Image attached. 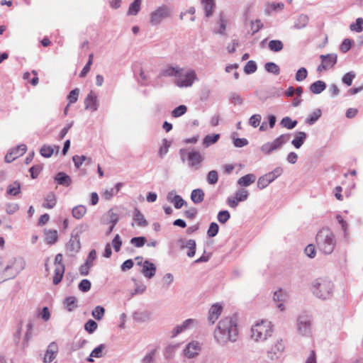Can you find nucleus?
<instances>
[{
    "label": "nucleus",
    "instance_id": "f257e3e1",
    "mask_svg": "<svg viewBox=\"0 0 363 363\" xmlns=\"http://www.w3.org/2000/svg\"><path fill=\"white\" fill-rule=\"evenodd\" d=\"M213 335L216 342L220 345L235 342L238 336L236 320L232 317L221 319L214 330Z\"/></svg>",
    "mask_w": 363,
    "mask_h": 363
},
{
    "label": "nucleus",
    "instance_id": "f03ea898",
    "mask_svg": "<svg viewBox=\"0 0 363 363\" xmlns=\"http://www.w3.org/2000/svg\"><path fill=\"white\" fill-rule=\"evenodd\" d=\"M316 243L319 250L325 255H330L335 247L334 234L328 228H323L316 235Z\"/></svg>",
    "mask_w": 363,
    "mask_h": 363
},
{
    "label": "nucleus",
    "instance_id": "7ed1b4c3",
    "mask_svg": "<svg viewBox=\"0 0 363 363\" xmlns=\"http://www.w3.org/2000/svg\"><path fill=\"white\" fill-rule=\"evenodd\" d=\"M334 284L328 278L320 277L313 281L312 292L318 298L328 299L332 296Z\"/></svg>",
    "mask_w": 363,
    "mask_h": 363
},
{
    "label": "nucleus",
    "instance_id": "20e7f679",
    "mask_svg": "<svg viewBox=\"0 0 363 363\" xmlns=\"http://www.w3.org/2000/svg\"><path fill=\"white\" fill-rule=\"evenodd\" d=\"M179 156L181 160L184 162L188 161V166L194 169H199L201 163L203 162L205 157L199 151L189 150L187 148H182L179 150Z\"/></svg>",
    "mask_w": 363,
    "mask_h": 363
},
{
    "label": "nucleus",
    "instance_id": "39448f33",
    "mask_svg": "<svg viewBox=\"0 0 363 363\" xmlns=\"http://www.w3.org/2000/svg\"><path fill=\"white\" fill-rule=\"evenodd\" d=\"M272 325L268 320H262L256 323L251 329L252 338L255 341H264L272 333Z\"/></svg>",
    "mask_w": 363,
    "mask_h": 363
},
{
    "label": "nucleus",
    "instance_id": "423d86ee",
    "mask_svg": "<svg viewBox=\"0 0 363 363\" xmlns=\"http://www.w3.org/2000/svg\"><path fill=\"white\" fill-rule=\"evenodd\" d=\"M171 9L167 5H162L157 7L150 15V23L152 26L159 25L163 20L171 16Z\"/></svg>",
    "mask_w": 363,
    "mask_h": 363
},
{
    "label": "nucleus",
    "instance_id": "0eeeda50",
    "mask_svg": "<svg viewBox=\"0 0 363 363\" xmlns=\"http://www.w3.org/2000/svg\"><path fill=\"white\" fill-rule=\"evenodd\" d=\"M311 317L307 314H301L297 318V330L299 334L308 336L311 333Z\"/></svg>",
    "mask_w": 363,
    "mask_h": 363
},
{
    "label": "nucleus",
    "instance_id": "6e6552de",
    "mask_svg": "<svg viewBox=\"0 0 363 363\" xmlns=\"http://www.w3.org/2000/svg\"><path fill=\"white\" fill-rule=\"evenodd\" d=\"M197 79L196 74L194 70H189L185 74L182 73V77L175 79V84L179 87L191 86L194 81Z\"/></svg>",
    "mask_w": 363,
    "mask_h": 363
},
{
    "label": "nucleus",
    "instance_id": "1a4fd4ad",
    "mask_svg": "<svg viewBox=\"0 0 363 363\" xmlns=\"http://www.w3.org/2000/svg\"><path fill=\"white\" fill-rule=\"evenodd\" d=\"M67 255L69 257H74L81 249L80 239L71 235V238L65 246Z\"/></svg>",
    "mask_w": 363,
    "mask_h": 363
},
{
    "label": "nucleus",
    "instance_id": "9d476101",
    "mask_svg": "<svg viewBox=\"0 0 363 363\" xmlns=\"http://www.w3.org/2000/svg\"><path fill=\"white\" fill-rule=\"evenodd\" d=\"M138 264H142L141 272L146 278L151 279L155 275L157 267L154 263L149 260H145L143 264L142 262H138Z\"/></svg>",
    "mask_w": 363,
    "mask_h": 363
},
{
    "label": "nucleus",
    "instance_id": "9b49d317",
    "mask_svg": "<svg viewBox=\"0 0 363 363\" xmlns=\"http://www.w3.org/2000/svg\"><path fill=\"white\" fill-rule=\"evenodd\" d=\"M196 323H197V320L193 318H189L184 320L181 325H178L174 327L172 331V337H174L177 336L181 333L193 327Z\"/></svg>",
    "mask_w": 363,
    "mask_h": 363
},
{
    "label": "nucleus",
    "instance_id": "f8f14e48",
    "mask_svg": "<svg viewBox=\"0 0 363 363\" xmlns=\"http://www.w3.org/2000/svg\"><path fill=\"white\" fill-rule=\"evenodd\" d=\"M284 350V345L282 340H278L274 345L267 352L268 357L272 359H277L282 354Z\"/></svg>",
    "mask_w": 363,
    "mask_h": 363
},
{
    "label": "nucleus",
    "instance_id": "ddd939ff",
    "mask_svg": "<svg viewBox=\"0 0 363 363\" xmlns=\"http://www.w3.org/2000/svg\"><path fill=\"white\" fill-rule=\"evenodd\" d=\"M180 243L181 249L188 248L189 250L186 253L187 256L189 257H193L196 253V241L193 239L186 240V239H180L179 240Z\"/></svg>",
    "mask_w": 363,
    "mask_h": 363
},
{
    "label": "nucleus",
    "instance_id": "4468645a",
    "mask_svg": "<svg viewBox=\"0 0 363 363\" xmlns=\"http://www.w3.org/2000/svg\"><path fill=\"white\" fill-rule=\"evenodd\" d=\"M223 311V307L218 303L213 304L209 311L208 320L211 324H214L220 315Z\"/></svg>",
    "mask_w": 363,
    "mask_h": 363
},
{
    "label": "nucleus",
    "instance_id": "2eb2a0df",
    "mask_svg": "<svg viewBox=\"0 0 363 363\" xmlns=\"http://www.w3.org/2000/svg\"><path fill=\"white\" fill-rule=\"evenodd\" d=\"M200 349L199 342H191L186 346L184 350V354L188 358H194L199 354Z\"/></svg>",
    "mask_w": 363,
    "mask_h": 363
},
{
    "label": "nucleus",
    "instance_id": "dca6fc26",
    "mask_svg": "<svg viewBox=\"0 0 363 363\" xmlns=\"http://www.w3.org/2000/svg\"><path fill=\"white\" fill-rule=\"evenodd\" d=\"M58 352L57 345L55 342H52L48 347L43 361L45 363L51 362L55 357Z\"/></svg>",
    "mask_w": 363,
    "mask_h": 363
},
{
    "label": "nucleus",
    "instance_id": "f3484780",
    "mask_svg": "<svg viewBox=\"0 0 363 363\" xmlns=\"http://www.w3.org/2000/svg\"><path fill=\"white\" fill-rule=\"evenodd\" d=\"M85 109L96 111L98 109L99 104L97 96L93 95L91 91L84 99Z\"/></svg>",
    "mask_w": 363,
    "mask_h": 363
},
{
    "label": "nucleus",
    "instance_id": "a211bd4d",
    "mask_svg": "<svg viewBox=\"0 0 363 363\" xmlns=\"http://www.w3.org/2000/svg\"><path fill=\"white\" fill-rule=\"evenodd\" d=\"M183 72L184 69L182 68L169 66L162 70V74L166 77H175L176 79H177L178 77H182Z\"/></svg>",
    "mask_w": 363,
    "mask_h": 363
},
{
    "label": "nucleus",
    "instance_id": "6ab92c4d",
    "mask_svg": "<svg viewBox=\"0 0 363 363\" xmlns=\"http://www.w3.org/2000/svg\"><path fill=\"white\" fill-rule=\"evenodd\" d=\"M55 181L60 185L69 186L72 184L71 177L63 172H58L55 177Z\"/></svg>",
    "mask_w": 363,
    "mask_h": 363
},
{
    "label": "nucleus",
    "instance_id": "aec40b11",
    "mask_svg": "<svg viewBox=\"0 0 363 363\" xmlns=\"http://www.w3.org/2000/svg\"><path fill=\"white\" fill-rule=\"evenodd\" d=\"M320 57L328 69L333 67L337 60V56L335 53L321 55Z\"/></svg>",
    "mask_w": 363,
    "mask_h": 363
},
{
    "label": "nucleus",
    "instance_id": "412c9836",
    "mask_svg": "<svg viewBox=\"0 0 363 363\" xmlns=\"http://www.w3.org/2000/svg\"><path fill=\"white\" fill-rule=\"evenodd\" d=\"M291 135L289 133L281 134L278 138L271 142L275 150L280 149L282 145L286 144L290 139Z\"/></svg>",
    "mask_w": 363,
    "mask_h": 363
},
{
    "label": "nucleus",
    "instance_id": "4be33fe9",
    "mask_svg": "<svg viewBox=\"0 0 363 363\" xmlns=\"http://www.w3.org/2000/svg\"><path fill=\"white\" fill-rule=\"evenodd\" d=\"M201 4L205 12V16L208 18L211 17L213 15V9L216 6L214 0H201Z\"/></svg>",
    "mask_w": 363,
    "mask_h": 363
},
{
    "label": "nucleus",
    "instance_id": "5701e85b",
    "mask_svg": "<svg viewBox=\"0 0 363 363\" xmlns=\"http://www.w3.org/2000/svg\"><path fill=\"white\" fill-rule=\"evenodd\" d=\"M133 220L140 227H146L148 225V223L144 216L137 208L134 209Z\"/></svg>",
    "mask_w": 363,
    "mask_h": 363
},
{
    "label": "nucleus",
    "instance_id": "b1692460",
    "mask_svg": "<svg viewBox=\"0 0 363 363\" xmlns=\"http://www.w3.org/2000/svg\"><path fill=\"white\" fill-rule=\"evenodd\" d=\"M326 88V84L321 80H318L310 85L309 89L314 94H319Z\"/></svg>",
    "mask_w": 363,
    "mask_h": 363
},
{
    "label": "nucleus",
    "instance_id": "393cba45",
    "mask_svg": "<svg viewBox=\"0 0 363 363\" xmlns=\"http://www.w3.org/2000/svg\"><path fill=\"white\" fill-rule=\"evenodd\" d=\"M218 24V29L216 28H214L213 32L215 33H219L220 35H225V29H226V25H227V20L225 18V16L223 13H220L219 19L217 22Z\"/></svg>",
    "mask_w": 363,
    "mask_h": 363
},
{
    "label": "nucleus",
    "instance_id": "a878e982",
    "mask_svg": "<svg viewBox=\"0 0 363 363\" xmlns=\"http://www.w3.org/2000/svg\"><path fill=\"white\" fill-rule=\"evenodd\" d=\"M307 138V134L305 132L300 131L297 133L295 138L291 141V144L296 148H300L304 143Z\"/></svg>",
    "mask_w": 363,
    "mask_h": 363
},
{
    "label": "nucleus",
    "instance_id": "bb28decb",
    "mask_svg": "<svg viewBox=\"0 0 363 363\" xmlns=\"http://www.w3.org/2000/svg\"><path fill=\"white\" fill-rule=\"evenodd\" d=\"M65 273V265L57 266L55 269V274L52 279V283L54 285L60 284L62 279Z\"/></svg>",
    "mask_w": 363,
    "mask_h": 363
},
{
    "label": "nucleus",
    "instance_id": "cd10ccee",
    "mask_svg": "<svg viewBox=\"0 0 363 363\" xmlns=\"http://www.w3.org/2000/svg\"><path fill=\"white\" fill-rule=\"evenodd\" d=\"M256 179V177L253 174H247L242 177H240L238 184L242 186H248L251 184L254 183Z\"/></svg>",
    "mask_w": 363,
    "mask_h": 363
},
{
    "label": "nucleus",
    "instance_id": "c85d7f7f",
    "mask_svg": "<svg viewBox=\"0 0 363 363\" xmlns=\"http://www.w3.org/2000/svg\"><path fill=\"white\" fill-rule=\"evenodd\" d=\"M45 242L48 245H53L57 241L58 237L57 231L56 230H45Z\"/></svg>",
    "mask_w": 363,
    "mask_h": 363
},
{
    "label": "nucleus",
    "instance_id": "c756f323",
    "mask_svg": "<svg viewBox=\"0 0 363 363\" xmlns=\"http://www.w3.org/2000/svg\"><path fill=\"white\" fill-rule=\"evenodd\" d=\"M283 168L281 167H276L274 170L272 172H269L264 174L265 177H267L268 182L272 183L274 182L277 178L280 177L283 174Z\"/></svg>",
    "mask_w": 363,
    "mask_h": 363
},
{
    "label": "nucleus",
    "instance_id": "7c9ffc66",
    "mask_svg": "<svg viewBox=\"0 0 363 363\" xmlns=\"http://www.w3.org/2000/svg\"><path fill=\"white\" fill-rule=\"evenodd\" d=\"M191 199L194 203H200L204 199V192L201 189H194L191 194Z\"/></svg>",
    "mask_w": 363,
    "mask_h": 363
},
{
    "label": "nucleus",
    "instance_id": "2f4dec72",
    "mask_svg": "<svg viewBox=\"0 0 363 363\" xmlns=\"http://www.w3.org/2000/svg\"><path fill=\"white\" fill-rule=\"evenodd\" d=\"M56 205V196L53 192H50L45 198V203L43 206L51 209Z\"/></svg>",
    "mask_w": 363,
    "mask_h": 363
},
{
    "label": "nucleus",
    "instance_id": "473e14b6",
    "mask_svg": "<svg viewBox=\"0 0 363 363\" xmlns=\"http://www.w3.org/2000/svg\"><path fill=\"white\" fill-rule=\"evenodd\" d=\"M308 21L309 18L307 15L301 14L296 20L294 27L296 29H302L307 26Z\"/></svg>",
    "mask_w": 363,
    "mask_h": 363
},
{
    "label": "nucleus",
    "instance_id": "72a5a7b5",
    "mask_svg": "<svg viewBox=\"0 0 363 363\" xmlns=\"http://www.w3.org/2000/svg\"><path fill=\"white\" fill-rule=\"evenodd\" d=\"M220 138V134L207 135L203 139V145L204 147H208L210 145L215 144Z\"/></svg>",
    "mask_w": 363,
    "mask_h": 363
},
{
    "label": "nucleus",
    "instance_id": "f704fd0d",
    "mask_svg": "<svg viewBox=\"0 0 363 363\" xmlns=\"http://www.w3.org/2000/svg\"><path fill=\"white\" fill-rule=\"evenodd\" d=\"M86 213V208L84 205H78L73 208L72 213L76 219H81Z\"/></svg>",
    "mask_w": 363,
    "mask_h": 363
},
{
    "label": "nucleus",
    "instance_id": "c9c22d12",
    "mask_svg": "<svg viewBox=\"0 0 363 363\" xmlns=\"http://www.w3.org/2000/svg\"><path fill=\"white\" fill-rule=\"evenodd\" d=\"M268 48L271 51L278 52L283 50L284 44L279 40H272L268 43Z\"/></svg>",
    "mask_w": 363,
    "mask_h": 363
},
{
    "label": "nucleus",
    "instance_id": "e433bc0d",
    "mask_svg": "<svg viewBox=\"0 0 363 363\" xmlns=\"http://www.w3.org/2000/svg\"><path fill=\"white\" fill-rule=\"evenodd\" d=\"M297 123H298L297 121L292 120L289 116H286V117L283 118L280 121V125L282 127L286 128L289 130H291V129L294 128L296 126Z\"/></svg>",
    "mask_w": 363,
    "mask_h": 363
},
{
    "label": "nucleus",
    "instance_id": "4c0bfd02",
    "mask_svg": "<svg viewBox=\"0 0 363 363\" xmlns=\"http://www.w3.org/2000/svg\"><path fill=\"white\" fill-rule=\"evenodd\" d=\"M321 116V111L319 108L315 109L306 119V123L310 125H313Z\"/></svg>",
    "mask_w": 363,
    "mask_h": 363
},
{
    "label": "nucleus",
    "instance_id": "58836bf2",
    "mask_svg": "<svg viewBox=\"0 0 363 363\" xmlns=\"http://www.w3.org/2000/svg\"><path fill=\"white\" fill-rule=\"evenodd\" d=\"M89 229V225L86 223H82L79 225H77L72 232V235L77 238L80 239V235L87 231Z\"/></svg>",
    "mask_w": 363,
    "mask_h": 363
},
{
    "label": "nucleus",
    "instance_id": "ea45409f",
    "mask_svg": "<svg viewBox=\"0 0 363 363\" xmlns=\"http://www.w3.org/2000/svg\"><path fill=\"white\" fill-rule=\"evenodd\" d=\"M77 299L74 296L67 297L64 301V304L68 311H72L77 307Z\"/></svg>",
    "mask_w": 363,
    "mask_h": 363
},
{
    "label": "nucleus",
    "instance_id": "a19ab883",
    "mask_svg": "<svg viewBox=\"0 0 363 363\" xmlns=\"http://www.w3.org/2000/svg\"><path fill=\"white\" fill-rule=\"evenodd\" d=\"M264 69L267 72L274 74L275 75H278L280 73L279 67L274 62H267L264 65Z\"/></svg>",
    "mask_w": 363,
    "mask_h": 363
},
{
    "label": "nucleus",
    "instance_id": "79ce46f5",
    "mask_svg": "<svg viewBox=\"0 0 363 363\" xmlns=\"http://www.w3.org/2000/svg\"><path fill=\"white\" fill-rule=\"evenodd\" d=\"M170 145L171 143L169 141H168L167 139H163L162 145L158 150V155L160 158H163L167 154Z\"/></svg>",
    "mask_w": 363,
    "mask_h": 363
},
{
    "label": "nucleus",
    "instance_id": "37998d69",
    "mask_svg": "<svg viewBox=\"0 0 363 363\" xmlns=\"http://www.w3.org/2000/svg\"><path fill=\"white\" fill-rule=\"evenodd\" d=\"M105 314V309L103 306H96L91 312L92 316L97 320H100L103 318Z\"/></svg>",
    "mask_w": 363,
    "mask_h": 363
},
{
    "label": "nucleus",
    "instance_id": "c03bdc74",
    "mask_svg": "<svg viewBox=\"0 0 363 363\" xmlns=\"http://www.w3.org/2000/svg\"><path fill=\"white\" fill-rule=\"evenodd\" d=\"M187 111V107L185 105H179L172 110L171 114L174 118H179L184 115Z\"/></svg>",
    "mask_w": 363,
    "mask_h": 363
},
{
    "label": "nucleus",
    "instance_id": "a18cd8bd",
    "mask_svg": "<svg viewBox=\"0 0 363 363\" xmlns=\"http://www.w3.org/2000/svg\"><path fill=\"white\" fill-rule=\"evenodd\" d=\"M106 216L108 217V223L111 225H116L119 220L118 214L115 213L113 208L108 211Z\"/></svg>",
    "mask_w": 363,
    "mask_h": 363
},
{
    "label": "nucleus",
    "instance_id": "49530a36",
    "mask_svg": "<svg viewBox=\"0 0 363 363\" xmlns=\"http://www.w3.org/2000/svg\"><path fill=\"white\" fill-rule=\"evenodd\" d=\"M140 9V0H134L133 2L130 5L128 14L135 16L136 15Z\"/></svg>",
    "mask_w": 363,
    "mask_h": 363
},
{
    "label": "nucleus",
    "instance_id": "de8ad7c7",
    "mask_svg": "<svg viewBox=\"0 0 363 363\" xmlns=\"http://www.w3.org/2000/svg\"><path fill=\"white\" fill-rule=\"evenodd\" d=\"M243 69L245 74H250L257 71V66L255 61L250 60L246 63Z\"/></svg>",
    "mask_w": 363,
    "mask_h": 363
},
{
    "label": "nucleus",
    "instance_id": "09e8293b",
    "mask_svg": "<svg viewBox=\"0 0 363 363\" xmlns=\"http://www.w3.org/2000/svg\"><path fill=\"white\" fill-rule=\"evenodd\" d=\"M147 242V239L144 236L134 237L130 239V242L135 247H142Z\"/></svg>",
    "mask_w": 363,
    "mask_h": 363
},
{
    "label": "nucleus",
    "instance_id": "8fccbe9b",
    "mask_svg": "<svg viewBox=\"0 0 363 363\" xmlns=\"http://www.w3.org/2000/svg\"><path fill=\"white\" fill-rule=\"evenodd\" d=\"M207 182L211 185L216 184L218 181V174L216 170H211L206 177Z\"/></svg>",
    "mask_w": 363,
    "mask_h": 363
},
{
    "label": "nucleus",
    "instance_id": "3c124183",
    "mask_svg": "<svg viewBox=\"0 0 363 363\" xmlns=\"http://www.w3.org/2000/svg\"><path fill=\"white\" fill-rule=\"evenodd\" d=\"M54 152V148L50 145H44L40 150V155L46 158L50 157Z\"/></svg>",
    "mask_w": 363,
    "mask_h": 363
},
{
    "label": "nucleus",
    "instance_id": "603ef678",
    "mask_svg": "<svg viewBox=\"0 0 363 363\" xmlns=\"http://www.w3.org/2000/svg\"><path fill=\"white\" fill-rule=\"evenodd\" d=\"M21 191V184L20 183L15 182L13 183V185H9L7 189V194L12 195V196H16L20 193Z\"/></svg>",
    "mask_w": 363,
    "mask_h": 363
},
{
    "label": "nucleus",
    "instance_id": "864d4df0",
    "mask_svg": "<svg viewBox=\"0 0 363 363\" xmlns=\"http://www.w3.org/2000/svg\"><path fill=\"white\" fill-rule=\"evenodd\" d=\"M26 151V145L24 144L20 145L17 146L14 149H11L10 150L11 152H12L13 155L15 157V158H18L20 156L23 155Z\"/></svg>",
    "mask_w": 363,
    "mask_h": 363
},
{
    "label": "nucleus",
    "instance_id": "5fc2aeb1",
    "mask_svg": "<svg viewBox=\"0 0 363 363\" xmlns=\"http://www.w3.org/2000/svg\"><path fill=\"white\" fill-rule=\"evenodd\" d=\"M230 218V214L228 211L224 210L220 211L218 213V220L222 223L225 224Z\"/></svg>",
    "mask_w": 363,
    "mask_h": 363
},
{
    "label": "nucleus",
    "instance_id": "6e6d98bb",
    "mask_svg": "<svg viewBox=\"0 0 363 363\" xmlns=\"http://www.w3.org/2000/svg\"><path fill=\"white\" fill-rule=\"evenodd\" d=\"M355 78V73L354 72H349L345 74L342 78V82L347 86H351L352 80Z\"/></svg>",
    "mask_w": 363,
    "mask_h": 363
},
{
    "label": "nucleus",
    "instance_id": "4d7b16f0",
    "mask_svg": "<svg viewBox=\"0 0 363 363\" xmlns=\"http://www.w3.org/2000/svg\"><path fill=\"white\" fill-rule=\"evenodd\" d=\"M363 18H358L356 20L355 23H352L350 26V28L352 31H356L357 33H360L363 30Z\"/></svg>",
    "mask_w": 363,
    "mask_h": 363
},
{
    "label": "nucleus",
    "instance_id": "13d9d810",
    "mask_svg": "<svg viewBox=\"0 0 363 363\" xmlns=\"http://www.w3.org/2000/svg\"><path fill=\"white\" fill-rule=\"evenodd\" d=\"M218 230H219L218 225L216 223H214V222L211 223L210 224L208 230L207 231L208 236L209 238L215 237L218 234Z\"/></svg>",
    "mask_w": 363,
    "mask_h": 363
},
{
    "label": "nucleus",
    "instance_id": "bf43d9fd",
    "mask_svg": "<svg viewBox=\"0 0 363 363\" xmlns=\"http://www.w3.org/2000/svg\"><path fill=\"white\" fill-rule=\"evenodd\" d=\"M308 76V71L305 67H301L296 73V80L298 82L303 81Z\"/></svg>",
    "mask_w": 363,
    "mask_h": 363
},
{
    "label": "nucleus",
    "instance_id": "052dcab7",
    "mask_svg": "<svg viewBox=\"0 0 363 363\" xmlns=\"http://www.w3.org/2000/svg\"><path fill=\"white\" fill-rule=\"evenodd\" d=\"M91 286V281L89 279H82L80 281L78 287H79V291L84 293V292H87L90 290Z\"/></svg>",
    "mask_w": 363,
    "mask_h": 363
},
{
    "label": "nucleus",
    "instance_id": "680f3d73",
    "mask_svg": "<svg viewBox=\"0 0 363 363\" xmlns=\"http://www.w3.org/2000/svg\"><path fill=\"white\" fill-rule=\"evenodd\" d=\"M97 323L93 320H89L84 325V329L89 333H93L97 328Z\"/></svg>",
    "mask_w": 363,
    "mask_h": 363
},
{
    "label": "nucleus",
    "instance_id": "e2e57ef3",
    "mask_svg": "<svg viewBox=\"0 0 363 363\" xmlns=\"http://www.w3.org/2000/svg\"><path fill=\"white\" fill-rule=\"evenodd\" d=\"M174 206L177 209H180L184 205L186 204V202L179 195L174 196L172 203Z\"/></svg>",
    "mask_w": 363,
    "mask_h": 363
},
{
    "label": "nucleus",
    "instance_id": "0e129e2a",
    "mask_svg": "<svg viewBox=\"0 0 363 363\" xmlns=\"http://www.w3.org/2000/svg\"><path fill=\"white\" fill-rule=\"evenodd\" d=\"M248 191L246 189H241L236 191L235 199L237 201H243L247 199Z\"/></svg>",
    "mask_w": 363,
    "mask_h": 363
},
{
    "label": "nucleus",
    "instance_id": "69168bd1",
    "mask_svg": "<svg viewBox=\"0 0 363 363\" xmlns=\"http://www.w3.org/2000/svg\"><path fill=\"white\" fill-rule=\"evenodd\" d=\"M112 246L116 252H119L122 245V240L118 234L112 240Z\"/></svg>",
    "mask_w": 363,
    "mask_h": 363
},
{
    "label": "nucleus",
    "instance_id": "338daca9",
    "mask_svg": "<svg viewBox=\"0 0 363 363\" xmlns=\"http://www.w3.org/2000/svg\"><path fill=\"white\" fill-rule=\"evenodd\" d=\"M87 157L84 155H74L72 157V160L74 164V166L79 169L83 164L85 160H86Z\"/></svg>",
    "mask_w": 363,
    "mask_h": 363
},
{
    "label": "nucleus",
    "instance_id": "774afa93",
    "mask_svg": "<svg viewBox=\"0 0 363 363\" xmlns=\"http://www.w3.org/2000/svg\"><path fill=\"white\" fill-rule=\"evenodd\" d=\"M262 116L260 114H254L249 119V123L253 128H257L261 121Z\"/></svg>",
    "mask_w": 363,
    "mask_h": 363
}]
</instances>
